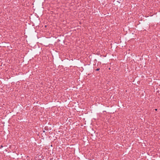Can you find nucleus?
I'll use <instances>...</instances> for the list:
<instances>
[{
	"mask_svg": "<svg viewBox=\"0 0 160 160\" xmlns=\"http://www.w3.org/2000/svg\"><path fill=\"white\" fill-rule=\"evenodd\" d=\"M99 69H100L99 68H97V69H96V71H99Z\"/></svg>",
	"mask_w": 160,
	"mask_h": 160,
	"instance_id": "f257e3e1",
	"label": "nucleus"
},
{
	"mask_svg": "<svg viewBox=\"0 0 160 160\" xmlns=\"http://www.w3.org/2000/svg\"><path fill=\"white\" fill-rule=\"evenodd\" d=\"M155 110L156 111L157 110V109H155Z\"/></svg>",
	"mask_w": 160,
	"mask_h": 160,
	"instance_id": "f03ea898",
	"label": "nucleus"
}]
</instances>
